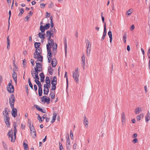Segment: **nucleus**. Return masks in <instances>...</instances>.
<instances>
[{"mask_svg":"<svg viewBox=\"0 0 150 150\" xmlns=\"http://www.w3.org/2000/svg\"><path fill=\"white\" fill-rule=\"evenodd\" d=\"M48 40V43L47 44V48L48 52L47 57L48 62H50L52 59L51 52V46H52V50L54 52H56L57 48V45L56 43H54V41L51 38Z\"/></svg>","mask_w":150,"mask_h":150,"instance_id":"nucleus-1","label":"nucleus"},{"mask_svg":"<svg viewBox=\"0 0 150 150\" xmlns=\"http://www.w3.org/2000/svg\"><path fill=\"white\" fill-rule=\"evenodd\" d=\"M14 135H13V131L12 129L9 131L7 135L9 137L11 138V142H14L16 139V134L17 132V129H16V125H14Z\"/></svg>","mask_w":150,"mask_h":150,"instance_id":"nucleus-2","label":"nucleus"},{"mask_svg":"<svg viewBox=\"0 0 150 150\" xmlns=\"http://www.w3.org/2000/svg\"><path fill=\"white\" fill-rule=\"evenodd\" d=\"M35 52L34 54V57L35 59H39V60L41 62L43 61V57L40 55L41 49L40 47L36 48Z\"/></svg>","mask_w":150,"mask_h":150,"instance_id":"nucleus-3","label":"nucleus"},{"mask_svg":"<svg viewBox=\"0 0 150 150\" xmlns=\"http://www.w3.org/2000/svg\"><path fill=\"white\" fill-rule=\"evenodd\" d=\"M79 69L78 68H76L75 71H73V77L74 81L77 83L79 82Z\"/></svg>","mask_w":150,"mask_h":150,"instance_id":"nucleus-4","label":"nucleus"},{"mask_svg":"<svg viewBox=\"0 0 150 150\" xmlns=\"http://www.w3.org/2000/svg\"><path fill=\"white\" fill-rule=\"evenodd\" d=\"M86 45L87 46L86 54L87 56L88 57L90 55L91 49V44L89 41H87Z\"/></svg>","mask_w":150,"mask_h":150,"instance_id":"nucleus-5","label":"nucleus"},{"mask_svg":"<svg viewBox=\"0 0 150 150\" xmlns=\"http://www.w3.org/2000/svg\"><path fill=\"white\" fill-rule=\"evenodd\" d=\"M15 101V100L13 94H12L11 98H9V103L11 108L14 107V105Z\"/></svg>","mask_w":150,"mask_h":150,"instance_id":"nucleus-6","label":"nucleus"},{"mask_svg":"<svg viewBox=\"0 0 150 150\" xmlns=\"http://www.w3.org/2000/svg\"><path fill=\"white\" fill-rule=\"evenodd\" d=\"M50 26V24L49 23L47 24L46 25L43 26L41 25L40 28V30L42 32H44L45 30H47L49 28Z\"/></svg>","mask_w":150,"mask_h":150,"instance_id":"nucleus-7","label":"nucleus"},{"mask_svg":"<svg viewBox=\"0 0 150 150\" xmlns=\"http://www.w3.org/2000/svg\"><path fill=\"white\" fill-rule=\"evenodd\" d=\"M7 91L9 93H11L14 91V87L11 84L9 83L7 86Z\"/></svg>","mask_w":150,"mask_h":150,"instance_id":"nucleus-8","label":"nucleus"},{"mask_svg":"<svg viewBox=\"0 0 150 150\" xmlns=\"http://www.w3.org/2000/svg\"><path fill=\"white\" fill-rule=\"evenodd\" d=\"M38 59L36 61V67L35 68H37L38 70H39V71H42V65L39 62V61H40L39 60V59Z\"/></svg>","mask_w":150,"mask_h":150,"instance_id":"nucleus-9","label":"nucleus"},{"mask_svg":"<svg viewBox=\"0 0 150 150\" xmlns=\"http://www.w3.org/2000/svg\"><path fill=\"white\" fill-rule=\"evenodd\" d=\"M41 100L42 102L44 101L45 102H46L47 104H49V103L50 99L49 98H47L46 96H42L41 98Z\"/></svg>","mask_w":150,"mask_h":150,"instance_id":"nucleus-10","label":"nucleus"},{"mask_svg":"<svg viewBox=\"0 0 150 150\" xmlns=\"http://www.w3.org/2000/svg\"><path fill=\"white\" fill-rule=\"evenodd\" d=\"M35 71L32 70L31 71V74L33 76V75L35 74V76H38V72H40L42 71H39L37 68H34Z\"/></svg>","mask_w":150,"mask_h":150,"instance_id":"nucleus-11","label":"nucleus"},{"mask_svg":"<svg viewBox=\"0 0 150 150\" xmlns=\"http://www.w3.org/2000/svg\"><path fill=\"white\" fill-rule=\"evenodd\" d=\"M107 34V31H106V23H105L104 25V32L103 33V36L101 38V40L102 41L103 40Z\"/></svg>","mask_w":150,"mask_h":150,"instance_id":"nucleus-12","label":"nucleus"},{"mask_svg":"<svg viewBox=\"0 0 150 150\" xmlns=\"http://www.w3.org/2000/svg\"><path fill=\"white\" fill-rule=\"evenodd\" d=\"M4 119L6 125L7 126V127H8L9 126V121L10 118L9 116H6V117H4Z\"/></svg>","mask_w":150,"mask_h":150,"instance_id":"nucleus-13","label":"nucleus"},{"mask_svg":"<svg viewBox=\"0 0 150 150\" xmlns=\"http://www.w3.org/2000/svg\"><path fill=\"white\" fill-rule=\"evenodd\" d=\"M121 117L122 120V125L124 124L125 121V114L124 112H122L121 114Z\"/></svg>","mask_w":150,"mask_h":150,"instance_id":"nucleus-14","label":"nucleus"},{"mask_svg":"<svg viewBox=\"0 0 150 150\" xmlns=\"http://www.w3.org/2000/svg\"><path fill=\"white\" fill-rule=\"evenodd\" d=\"M12 109L11 111L12 116L14 117H15L17 116V111L16 108H11Z\"/></svg>","mask_w":150,"mask_h":150,"instance_id":"nucleus-15","label":"nucleus"},{"mask_svg":"<svg viewBox=\"0 0 150 150\" xmlns=\"http://www.w3.org/2000/svg\"><path fill=\"white\" fill-rule=\"evenodd\" d=\"M81 64L83 67L84 68L85 65V58L84 54H83L81 57Z\"/></svg>","mask_w":150,"mask_h":150,"instance_id":"nucleus-16","label":"nucleus"},{"mask_svg":"<svg viewBox=\"0 0 150 150\" xmlns=\"http://www.w3.org/2000/svg\"><path fill=\"white\" fill-rule=\"evenodd\" d=\"M57 61L55 58H53L52 61V66L53 67H55L57 64Z\"/></svg>","mask_w":150,"mask_h":150,"instance_id":"nucleus-17","label":"nucleus"},{"mask_svg":"<svg viewBox=\"0 0 150 150\" xmlns=\"http://www.w3.org/2000/svg\"><path fill=\"white\" fill-rule=\"evenodd\" d=\"M64 45L65 54L66 55L67 53V40L66 39H65L64 40Z\"/></svg>","mask_w":150,"mask_h":150,"instance_id":"nucleus-18","label":"nucleus"},{"mask_svg":"<svg viewBox=\"0 0 150 150\" xmlns=\"http://www.w3.org/2000/svg\"><path fill=\"white\" fill-rule=\"evenodd\" d=\"M9 112L7 108H5V110L3 112L4 115V117H6V116H8V112Z\"/></svg>","mask_w":150,"mask_h":150,"instance_id":"nucleus-19","label":"nucleus"},{"mask_svg":"<svg viewBox=\"0 0 150 150\" xmlns=\"http://www.w3.org/2000/svg\"><path fill=\"white\" fill-rule=\"evenodd\" d=\"M83 124L86 127H88V120L86 117H84V119L83 120Z\"/></svg>","mask_w":150,"mask_h":150,"instance_id":"nucleus-20","label":"nucleus"},{"mask_svg":"<svg viewBox=\"0 0 150 150\" xmlns=\"http://www.w3.org/2000/svg\"><path fill=\"white\" fill-rule=\"evenodd\" d=\"M51 32L50 30H48L46 32V36L47 37V40L50 39L51 38Z\"/></svg>","mask_w":150,"mask_h":150,"instance_id":"nucleus-21","label":"nucleus"},{"mask_svg":"<svg viewBox=\"0 0 150 150\" xmlns=\"http://www.w3.org/2000/svg\"><path fill=\"white\" fill-rule=\"evenodd\" d=\"M13 78V79L15 81L16 84L17 83V74L15 72H14L12 74Z\"/></svg>","mask_w":150,"mask_h":150,"instance_id":"nucleus-22","label":"nucleus"},{"mask_svg":"<svg viewBox=\"0 0 150 150\" xmlns=\"http://www.w3.org/2000/svg\"><path fill=\"white\" fill-rule=\"evenodd\" d=\"M42 33L43 32H40L38 34V36L42 40H44L45 38V34H42Z\"/></svg>","mask_w":150,"mask_h":150,"instance_id":"nucleus-23","label":"nucleus"},{"mask_svg":"<svg viewBox=\"0 0 150 150\" xmlns=\"http://www.w3.org/2000/svg\"><path fill=\"white\" fill-rule=\"evenodd\" d=\"M57 114L56 113H54L53 114L52 119L51 121V123H53L55 120Z\"/></svg>","mask_w":150,"mask_h":150,"instance_id":"nucleus-24","label":"nucleus"},{"mask_svg":"<svg viewBox=\"0 0 150 150\" xmlns=\"http://www.w3.org/2000/svg\"><path fill=\"white\" fill-rule=\"evenodd\" d=\"M108 34L110 38V42L111 43L112 40V35L111 31H109L108 33Z\"/></svg>","mask_w":150,"mask_h":150,"instance_id":"nucleus-25","label":"nucleus"},{"mask_svg":"<svg viewBox=\"0 0 150 150\" xmlns=\"http://www.w3.org/2000/svg\"><path fill=\"white\" fill-rule=\"evenodd\" d=\"M57 78L56 76H54L53 77V79L51 81V83L52 84H57Z\"/></svg>","mask_w":150,"mask_h":150,"instance_id":"nucleus-26","label":"nucleus"},{"mask_svg":"<svg viewBox=\"0 0 150 150\" xmlns=\"http://www.w3.org/2000/svg\"><path fill=\"white\" fill-rule=\"evenodd\" d=\"M142 110L141 108H140L138 107L135 109V112L136 114H139Z\"/></svg>","mask_w":150,"mask_h":150,"instance_id":"nucleus-27","label":"nucleus"},{"mask_svg":"<svg viewBox=\"0 0 150 150\" xmlns=\"http://www.w3.org/2000/svg\"><path fill=\"white\" fill-rule=\"evenodd\" d=\"M49 91L48 88H44V94L45 95H47Z\"/></svg>","mask_w":150,"mask_h":150,"instance_id":"nucleus-28","label":"nucleus"},{"mask_svg":"<svg viewBox=\"0 0 150 150\" xmlns=\"http://www.w3.org/2000/svg\"><path fill=\"white\" fill-rule=\"evenodd\" d=\"M53 70V69L51 67H48V71L50 74L51 75H52V71Z\"/></svg>","mask_w":150,"mask_h":150,"instance_id":"nucleus-29","label":"nucleus"},{"mask_svg":"<svg viewBox=\"0 0 150 150\" xmlns=\"http://www.w3.org/2000/svg\"><path fill=\"white\" fill-rule=\"evenodd\" d=\"M45 83L46 84H50V81L49 78L48 76H47L45 79Z\"/></svg>","mask_w":150,"mask_h":150,"instance_id":"nucleus-30","label":"nucleus"},{"mask_svg":"<svg viewBox=\"0 0 150 150\" xmlns=\"http://www.w3.org/2000/svg\"><path fill=\"white\" fill-rule=\"evenodd\" d=\"M23 145L24 147L25 150H28V145L25 143L23 142Z\"/></svg>","mask_w":150,"mask_h":150,"instance_id":"nucleus-31","label":"nucleus"},{"mask_svg":"<svg viewBox=\"0 0 150 150\" xmlns=\"http://www.w3.org/2000/svg\"><path fill=\"white\" fill-rule=\"evenodd\" d=\"M35 47V48L39 47V46L40 45V42H36L34 44Z\"/></svg>","mask_w":150,"mask_h":150,"instance_id":"nucleus-32","label":"nucleus"},{"mask_svg":"<svg viewBox=\"0 0 150 150\" xmlns=\"http://www.w3.org/2000/svg\"><path fill=\"white\" fill-rule=\"evenodd\" d=\"M31 135L32 136V137L33 138H35V137L36 136V131H31L30 132Z\"/></svg>","mask_w":150,"mask_h":150,"instance_id":"nucleus-33","label":"nucleus"},{"mask_svg":"<svg viewBox=\"0 0 150 150\" xmlns=\"http://www.w3.org/2000/svg\"><path fill=\"white\" fill-rule=\"evenodd\" d=\"M66 139H67V140L66 143V144H70V141L69 135H68L67 137H66Z\"/></svg>","mask_w":150,"mask_h":150,"instance_id":"nucleus-34","label":"nucleus"},{"mask_svg":"<svg viewBox=\"0 0 150 150\" xmlns=\"http://www.w3.org/2000/svg\"><path fill=\"white\" fill-rule=\"evenodd\" d=\"M143 115L142 114H141L137 116V121H139L141 120V118L143 117Z\"/></svg>","mask_w":150,"mask_h":150,"instance_id":"nucleus-35","label":"nucleus"},{"mask_svg":"<svg viewBox=\"0 0 150 150\" xmlns=\"http://www.w3.org/2000/svg\"><path fill=\"white\" fill-rule=\"evenodd\" d=\"M28 82L29 83V85L30 86V88H31L32 89H33V86L32 83H31V82L30 78H29L28 79Z\"/></svg>","mask_w":150,"mask_h":150,"instance_id":"nucleus-36","label":"nucleus"},{"mask_svg":"<svg viewBox=\"0 0 150 150\" xmlns=\"http://www.w3.org/2000/svg\"><path fill=\"white\" fill-rule=\"evenodd\" d=\"M2 143L4 148L6 150L7 149V147L6 144L4 141H2Z\"/></svg>","mask_w":150,"mask_h":150,"instance_id":"nucleus-37","label":"nucleus"},{"mask_svg":"<svg viewBox=\"0 0 150 150\" xmlns=\"http://www.w3.org/2000/svg\"><path fill=\"white\" fill-rule=\"evenodd\" d=\"M36 114L38 115V119L39 121V122L40 123L42 122V118L40 117L39 115L38 114Z\"/></svg>","mask_w":150,"mask_h":150,"instance_id":"nucleus-38","label":"nucleus"},{"mask_svg":"<svg viewBox=\"0 0 150 150\" xmlns=\"http://www.w3.org/2000/svg\"><path fill=\"white\" fill-rule=\"evenodd\" d=\"M50 96L51 98L52 99H54L55 97L54 94L53 93V91H51Z\"/></svg>","mask_w":150,"mask_h":150,"instance_id":"nucleus-39","label":"nucleus"},{"mask_svg":"<svg viewBox=\"0 0 150 150\" xmlns=\"http://www.w3.org/2000/svg\"><path fill=\"white\" fill-rule=\"evenodd\" d=\"M35 82L36 83V84H37L38 85V87L39 86H42L41 83L39 81H38V80H37V79H35Z\"/></svg>","mask_w":150,"mask_h":150,"instance_id":"nucleus-40","label":"nucleus"},{"mask_svg":"<svg viewBox=\"0 0 150 150\" xmlns=\"http://www.w3.org/2000/svg\"><path fill=\"white\" fill-rule=\"evenodd\" d=\"M9 18H8V30L9 29V26H10V22H9V20H10V17H11V11L10 10L9 11Z\"/></svg>","mask_w":150,"mask_h":150,"instance_id":"nucleus-41","label":"nucleus"},{"mask_svg":"<svg viewBox=\"0 0 150 150\" xmlns=\"http://www.w3.org/2000/svg\"><path fill=\"white\" fill-rule=\"evenodd\" d=\"M30 132L31 131H35V128L33 125H32L30 127Z\"/></svg>","mask_w":150,"mask_h":150,"instance_id":"nucleus-42","label":"nucleus"},{"mask_svg":"<svg viewBox=\"0 0 150 150\" xmlns=\"http://www.w3.org/2000/svg\"><path fill=\"white\" fill-rule=\"evenodd\" d=\"M24 10L23 8H22L20 9V11L18 15L19 16H21L24 13Z\"/></svg>","mask_w":150,"mask_h":150,"instance_id":"nucleus-43","label":"nucleus"},{"mask_svg":"<svg viewBox=\"0 0 150 150\" xmlns=\"http://www.w3.org/2000/svg\"><path fill=\"white\" fill-rule=\"evenodd\" d=\"M64 77L66 78L67 85L68 86V77H67V72H65V73Z\"/></svg>","mask_w":150,"mask_h":150,"instance_id":"nucleus-44","label":"nucleus"},{"mask_svg":"<svg viewBox=\"0 0 150 150\" xmlns=\"http://www.w3.org/2000/svg\"><path fill=\"white\" fill-rule=\"evenodd\" d=\"M57 84H52V88L51 89L52 90H55L56 89V85Z\"/></svg>","mask_w":150,"mask_h":150,"instance_id":"nucleus-45","label":"nucleus"},{"mask_svg":"<svg viewBox=\"0 0 150 150\" xmlns=\"http://www.w3.org/2000/svg\"><path fill=\"white\" fill-rule=\"evenodd\" d=\"M34 107L36 108V109L38 111H40L41 108L38 105H35Z\"/></svg>","mask_w":150,"mask_h":150,"instance_id":"nucleus-46","label":"nucleus"},{"mask_svg":"<svg viewBox=\"0 0 150 150\" xmlns=\"http://www.w3.org/2000/svg\"><path fill=\"white\" fill-rule=\"evenodd\" d=\"M132 12V11H131V9H129L127 11V15L128 16H129L131 15Z\"/></svg>","mask_w":150,"mask_h":150,"instance_id":"nucleus-47","label":"nucleus"},{"mask_svg":"<svg viewBox=\"0 0 150 150\" xmlns=\"http://www.w3.org/2000/svg\"><path fill=\"white\" fill-rule=\"evenodd\" d=\"M59 146L60 150H62V149H63V148L62 143L59 142Z\"/></svg>","mask_w":150,"mask_h":150,"instance_id":"nucleus-48","label":"nucleus"},{"mask_svg":"<svg viewBox=\"0 0 150 150\" xmlns=\"http://www.w3.org/2000/svg\"><path fill=\"white\" fill-rule=\"evenodd\" d=\"M23 64L24 67H26V62H25V59H24L23 60Z\"/></svg>","mask_w":150,"mask_h":150,"instance_id":"nucleus-49","label":"nucleus"},{"mask_svg":"<svg viewBox=\"0 0 150 150\" xmlns=\"http://www.w3.org/2000/svg\"><path fill=\"white\" fill-rule=\"evenodd\" d=\"M70 137H71V139H73V132L71 131L70 132Z\"/></svg>","mask_w":150,"mask_h":150,"instance_id":"nucleus-50","label":"nucleus"},{"mask_svg":"<svg viewBox=\"0 0 150 150\" xmlns=\"http://www.w3.org/2000/svg\"><path fill=\"white\" fill-rule=\"evenodd\" d=\"M39 76L41 78H45V76L43 73H40L39 74Z\"/></svg>","mask_w":150,"mask_h":150,"instance_id":"nucleus-51","label":"nucleus"},{"mask_svg":"<svg viewBox=\"0 0 150 150\" xmlns=\"http://www.w3.org/2000/svg\"><path fill=\"white\" fill-rule=\"evenodd\" d=\"M51 19V21H50V23H51V28H53L54 27V24L53 23L52 21V18H50Z\"/></svg>","mask_w":150,"mask_h":150,"instance_id":"nucleus-52","label":"nucleus"},{"mask_svg":"<svg viewBox=\"0 0 150 150\" xmlns=\"http://www.w3.org/2000/svg\"><path fill=\"white\" fill-rule=\"evenodd\" d=\"M40 5L41 8H44L45 6V4H43V3L41 4Z\"/></svg>","mask_w":150,"mask_h":150,"instance_id":"nucleus-53","label":"nucleus"},{"mask_svg":"<svg viewBox=\"0 0 150 150\" xmlns=\"http://www.w3.org/2000/svg\"><path fill=\"white\" fill-rule=\"evenodd\" d=\"M53 3L52 2H51L50 4L49 5V8H52L53 7Z\"/></svg>","mask_w":150,"mask_h":150,"instance_id":"nucleus-54","label":"nucleus"},{"mask_svg":"<svg viewBox=\"0 0 150 150\" xmlns=\"http://www.w3.org/2000/svg\"><path fill=\"white\" fill-rule=\"evenodd\" d=\"M138 140H137V138H135L133 140H132V142L134 143H135L137 142Z\"/></svg>","mask_w":150,"mask_h":150,"instance_id":"nucleus-55","label":"nucleus"},{"mask_svg":"<svg viewBox=\"0 0 150 150\" xmlns=\"http://www.w3.org/2000/svg\"><path fill=\"white\" fill-rule=\"evenodd\" d=\"M50 31H51V32H53V33H56V32H57V30L55 29V28H54V30H53V29H50Z\"/></svg>","mask_w":150,"mask_h":150,"instance_id":"nucleus-56","label":"nucleus"},{"mask_svg":"<svg viewBox=\"0 0 150 150\" xmlns=\"http://www.w3.org/2000/svg\"><path fill=\"white\" fill-rule=\"evenodd\" d=\"M33 78H34V79H37V80H38V81H39V76H35V77H34V75H33Z\"/></svg>","mask_w":150,"mask_h":150,"instance_id":"nucleus-57","label":"nucleus"},{"mask_svg":"<svg viewBox=\"0 0 150 150\" xmlns=\"http://www.w3.org/2000/svg\"><path fill=\"white\" fill-rule=\"evenodd\" d=\"M67 148L68 150H69L71 148L70 144H66Z\"/></svg>","mask_w":150,"mask_h":150,"instance_id":"nucleus-58","label":"nucleus"},{"mask_svg":"<svg viewBox=\"0 0 150 150\" xmlns=\"http://www.w3.org/2000/svg\"><path fill=\"white\" fill-rule=\"evenodd\" d=\"M3 81V77L2 76L0 75V85L1 84V83Z\"/></svg>","mask_w":150,"mask_h":150,"instance_id":"nucleus-59","label":"nucleus"},{"mask_svg":"<svg viewBox=\"0 0 150 150\" xmlns=\"http://www.w3.org/2000/svg\"><path fill=\"white\" fill-rule=\"evenodd\" d=\"M126 39H127V37H123V40L124 41V42L125 43H126Z\"/></svg>","mask_w":150,"mask_h":150,"instance_id":"nucleus-60","label":"nucleus"},{"mask_svg":"<svg viewBox=\"0 0 150 150\" xmlns=\"http://www.w3.org/2000/svg\"><path fill=\"white\" fill-rule=\"evenodd\" d=\"M77 147V144L76 143H74L73 146V149H76Z\"/></svg>","mask_w":150,"mask_h":150,"instance_id":"nucleus-61","label":"nucleus"},{"mask_svg":"<svg viewBox=\"0 0 150 150\" xmlns=\"http://www.w3.org/2000/svg\"><path fill=\"white\" fill-rule=\"evenodd\" d=\"M38 93L39 96H41L42 94V91H38Z\"/></svg>","mask_w":150,"mask_h":150,"instance_id":"nucleus-62","label":"nucleus"},{"mask_svg":"<svg viewBox=\"0 0 150 150\" xmlns=\"http://www.w3.org/2000/svg\"><path fill=\"white\" fill-rule=\"evenodd\" d=\"M134 25H133L131 26L130 29L131 30H132L134 29Z\"/></svg>","mask_w":150,"mask_h":150,"instance_id":"nucleus-63","label":"nucleus"},{"mask_svg":"<svg viewBox=\"0 0 150 150\" xmlns=\"http://www.w3.org/2000/svg\"><path fill=\"white\" fill-rule=\"evenodd\" d=\"M34 88L35 90L36 91L37 90V87L36 85H34Z\"/></svg>","mask_w":150,"mask_h":150,"instance_id":"nucleus-64","label":"nucleus"}]
</instances>
